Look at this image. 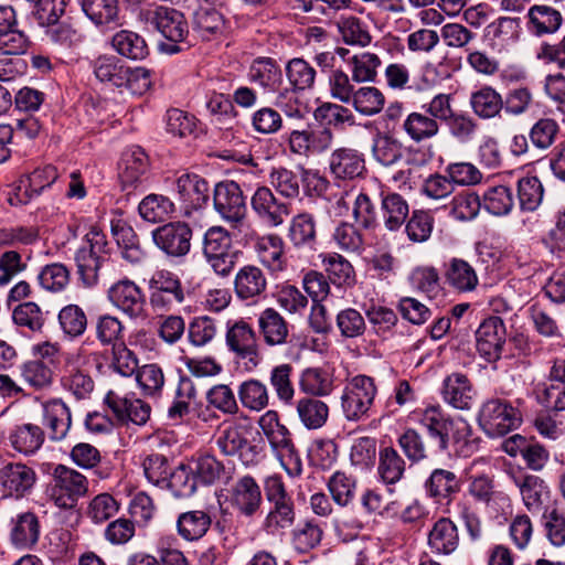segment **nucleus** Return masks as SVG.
Segmentation results:
<instances>
[{
    "label": "nucleus",
    "instance_id": "1",
    "mask_svg": "<svg viewBox=\"0 0 565 565\" xmlns=\"http://www.w3.org/2000/svg\"><path fill=\"white\" fill-rule=\"evenodd\" d=\"M175 192L183 204L184 213L189 217H193L194 228L207 227L203 235V252L207 260L212 259L209 250V235L212 227H209L210 215H202L200 212L206 207L210 199V184L207 180L195 173H183L175 181Z\"/></svg>",
    "mask_w": 565,
    "mask_h": 565
},
{
    "label": "nucleus",
    "instance_id": "2",
    "mask_svg": "<svg viewBox=\"0 0 565 565\" xmlns=\"http://www.w3.org/2000/svg\"><path fill=\"white\" fill-rule=\"evenodd\" d=\"M260 434L268 441L274 456L289 476H299L302 462L294 444L291 433L279 418L276 411L269 409L258 418Z\"/></svg>",
    "mask_w": 565,
    "mask_h": 565
},
{
    "label": "nucleus",
    "instance_id": "3",
    "mask_svg": "<svg viewBox=\"0 0 565 565\" xmlns=\"http://www.w3.org/2000/svg\"><path fill=\"white\" fill-rule=\"evenodd\" d=\"M138 20L149 28L156 29L168 42L160 43V50L168 54H175L180 51L179 43L188 33L189 26L184 15L169 7L148 6L138 13Z\"/></svg>",
    "mask_w": 565,
    "mask_h": 565
},
{
    "label": "nucleus",
    "instance_id": "4",
    "mask_svg": "<svg viewBox=\"0 0 565 565\" xmlns=\"http://www.w3.org/2000/svg\"><path fill=\"white\" fill-rule=\"evenodd\" d=\"M377 390L374 380L366 375L349 379L341 395V409L349 422L364 420L370 416Z\"/></svg>",
    "mask_w": 565,
    "mask_h": 565
},
{
    "label": "nucleus",
    "instance_id": "5",
    "mask_svg": "<svg viewBox=\"0 0 565 565\" xmlns=\"http://www.w3.org/2000/svg\"><path fill=\"white\" fill-rule=\"evenodd\" d=\"M106 235L98 227L92 226L75 256L78 274L86 287L97 284L98 271L106 259Z\"/></svg>",
    "mask_w": 565,
    "mask_h": 565
},
{
    "label": "nucleus",
    "instance_id": "6",
    "mask_svg": "<svg viewBox=\"0 0 565 565\" xmlns=\"http://www.w3.org/2000/svg\"><path fill=\"white\" fill-rule=\"evenodd\" d=\"M478 422L487 435L498 437L516 428L521 423V414L508 401L491 398L482 404Z\"/></svg>",
    "mask_w": 565,
    "mask_h": 565
},
{
    "label": "nucleus",
    "instance_id": "7",
    "mask_svg": "<svg viewBox=\"0 0 565 565\" xmlns=\"http://www.w3.org/2000/svg\"><path fill=\"white\" fill-rule=\"evenodd\" d=\"M88 490L84 475L63 465L55 467L51 498L60 508H73Z\"/></svg>",
    "mask_w": 565,
    "mask_h": 565
},
{
    "label": "nucleus",
    "instance_id": "8",
    "mask_svg": "<svg viewBox=\"0 0 565 565\" xmlns=\"http://www.w3.org/2000/svg\"><path fill=\"white\" fill-rule=\"evenodd\" d=\"M217 502L222 511L236 507L243 514L252 515L260 507L262 492L259 486L252 477H243L232 489H220Z\"/></svg>",
    "mask_w": 565,
    "mask_h": 565
},
{
    "label": "nucleus",
    "instance_id": "9",
    "mask_svg": "<svg viewBox=\"0 0 565 565\" xmlns=\"http://www.w3.org/2000/svg\"><path fill=\"white\" fill-rule=\"evenodd\" d=\"M288 148L292 154L311 157L324 153L333 143V134L329 128L294 129L286 136Z\"/></svg>",
    "mask_w": 565,
    "mask_h": 565
},
{
    "label": "nucleus",
    "instance_id": "10",
    "mask_svg": "<svg viewBox=\"0 0 565 565\" xmlns=\"http://www.w3.org/2000/svg\"><path fill=\"white\" fill-rule=\"evenodd\" d=\"M35 470L23 462H8L0 468V491L3 497L20 499L36 483Z\"/></svg>",
    "mask_w": 565,
    "mask_h": 565
},
{
    "label": "nucleus",
    "instance_id": "11",
    "mask_svg": "<svg viewBox=\"0 0 565 565\" xmlns=\"http://www.w3.org/2000/svg\"><path fill=\"white\" fill-rule=\"evenodd\" d=\"M521 21L518 18L500 17L483 30V42L494 53L510 52L520 40Z\"/></svg>",
    "mask_w": 565,
    "mask_h": 565
},
{
    "label": "nucleus",
    "instance_id": "12",
    "mask_svg": "<svg viewBox=\"0 0 565 565\" xmlns=\"http://www.w3.org/2000/svg\"><path fill=\"white\" fill-rule=\"evenodd\" d=\"M214 210L231 228L239 222L245 213V202L237 183L220 182L214 188Z\"/></svg>",
    "mask_w": 565,
    "mask_h": 565
},
{
    "label": "nucleus",
    "instance_id": "13",
    "mask_svg": "<svg viewBox=\"0 0 565 565\" xmlns=\"http://www.w3.org/2000/svg\"><path fill=\"white\" fill-rule=\"evenodd\" d=\"M84 360L83 349L68 353L65 359L64 372L61 376L62 387L77 399L88 398L94 391L93 379L79 369V364Z\"/></svg>",
    "mask_w": 565,
    "mask_h": 565
},
{
    "label": "nucleus",
    "instance_id": "14",
    "mask_svg": "<svg viewBox=\"0 0 565 565\" xmlns=\"http://www.w3.org/2000/svg\"><path fill=\"white\" fill-rule=\"evenodd\" d=\"M505 338L507 331L502 319L490 317L479 326L476 332L477 350L488 362L498 361L501 358Z\"/></svg>",
    "mask_w": 565,
    "mask_h": 565
},
{
    "label": "nucleus",
    "instance_id": "15",
    "mask_svg": "<svg viewBox=\"0 0 565 565\" xmlns=\"http://www.w3.org/2000/svg\"><path fill=\"white\" fill-rule=\"evenodd\" d=\"M441 396L449 406L468 411L475 403L476 390L466 374L454 372L444 379Z\"/></svg>",
    "mask_w": 565,
    "mask_h": 565
},
{
    "label": "nucleus",
    "instance_id": "16",
    "mask_svg": "<svg viewBox=\"0 0 565 565\" xmlns=\"http://www.w3.org/2000/svg\"><path fill=\"white\" fill-rule=\"evenodd\" d=\"M109 301L129 317H139L143 312L145 296L132 280L121 279L107 291Z\"/></svg>",
    "mask_w": 565,
    "mask_h": 565
},
{
    "label": "nucleus",
    "instance_id": "17",
    "mask_svg": "<svg viewBox=\"0 0 565 565\" xmlns=\"http://www.w3.org/2000/svg\"><path fill=\"white\" fill-rule=\"evenodd\" d=\"M413 419L436 440L440 450H447L448 428L452 418L440 406H428L413 413Z\"/></svg>",
    "mask_w": 565,
    "mask_h": 565
},
{
    "label": "nucleus",
    "instance_id": "18",
    "mask_svg": "<svg viewBox=\"0 0 565 565\" xmlns=\"http://www.w3.org/2000/svg\"><path fill=\"white\" fill-rule=\"evenodd\" d=\"M191 230L184 223H169L153 231L156 245L171 256L185 255L190 249Z\"/></svg>",
    "mask_w": 565,
    "mask_h": 565
},
{
    "label": "nucleus",
    "instance_id": "19",
    "mask_svg": "<svg viewBox=\"0 0 565 565\" xmlns=\"http://www.w3.org/2000/svg\"><path fill=\"white\" fill-rule=\"evenodd\" d=\"M9 527V540L15 548H32L40 539V520L34 512L18 513L11 518Z\"/></svg>",
    "mask_w": 565,
    "mask_h": 565
},
{
    "label": "nucleus",
    "instance_id": "20",
    "mask_svg": "<svg viewBox=\"0 0 565 565\" xmlns=\"http://www.w3.org/2000/svg\"><path fill=\"white\" fill-rule=\"evenodd\" d=\"M105 403L117 418L125 423L143 425L150 417V406L138 398H128L116 391H109Z\"/></svg>",
    "mask_w": 565,
    "mask_h": 565
},
{
    "label": "nucleus",
    "instance_id": "21",
    "mask_svg": "<svg viewBox=\"0 0 565 565\" xmlns=\"http://www.w3.org/2000/svg\"><path fill=\"white\" fill-rule=\"evenodd\" d=\"M151 290L150 301L154 307H166L183 301V291L180 280L167 270H159L149 280Z\"/></svg>",
    "mask_w": 565,
    "mask_h": 565
},
{
    "label": "nucleus",
    "instance_id": "22",
    "mask_svg": "<svg viewBox=\"0 0 565 565\" xmlns=\"http://www.w3.org/2000/svg\"><path fill=\"white\" fill-rule=\"evenodd\" d=\"M254 252L259 263L271 271L286 268L285 242L277 234L258 236L254 242Z\"/></svg>",
    "mask_w": 565,
    "mask_h": 565
},
{
    "label": "nucleus",
    "instance_id": "23",
    "mask_svg": "<svg viewBox=\"0 0 565 565\" xmlns=\"http://www.w3.org/2000/svg\"><path fill=\"white\" fill-rule=\"evenodd\" d=\"M329 169L334 179L353 180L363 173L364 159L355 149L338 148L330 154Z\"/></svg>",
    "mask_w": 565,
    "mask_h": 565
},
{
    "label": "nucleus",
    "instance_id": "24",
    "mask_svg": "<svg viewBox=\"0 0 565 565\" xmlns=\"http://www.w3.org/2000/svg\"><path fill=\"white\" fill-rule=\"evenodd\" d=\"M149 168L148 156L137 146L128 148L121 156L119 179L124 189L139 184Z\"/></svg>",
    "mask_w": 565,
    "mask_h": 565
},
{
    "label": "nucleus",
    "instance_id": "25",
    "mask_svg": "<svg viewBox=\"0 0 565 565\" xmlns=\"http://www.w3.org/2000/svg\"><path fill=\"white\" fill-rule=\"evenodd\" d=\"M254 211L270 226H279L290 214L289 206L278 203L268 188H259L252 198Z\"/></svg>",
    "mask_w": 565,
    "mask_h": 565
},
{
    "label": "nucleus",
    "instance_id": "26",
    "mask_svg": "<svg viewBox=\"0 0 565 565\" xmlns=\"http://www.w3.org/2000/svg\"><path fill=\"white\" fill-rule=\"evenodd\" d=\"M519 488L522 500L530 511H539L550 500V489L545 481L537 476H512Z\"/></svg>",
    "mask_w": 565,
    "mask_h": 565
},
{
    "label": "nucleus",
    "instance_id": "27",
    "mask_svg": "<svg viewBox=\"0 0 565 565\" xmlns=\"http://www.w3.org/2000/svg\"><path fill=\"white\" fill-rule=\"evenodd\" d=\"M227 345L243 358L257 363V344L254 330L243 320L235 321L226 332Z\"/></svg>",
    "mask_w": 565,
    "mask_h": 565
},
{
    "label": "nucleus",
    "instance_id": "28",
    "mask_svg": "<svg viewBox=\"0 0 565 565\" xmlns=\"http://www.w3.org/2000/svg\"><path fill=\"white\" fill-rule=\"evenodd\" d=\"M527 29L537 36L557 32L563 23L562 13L546 4H534L527 10Z\"/></svg>",
    "mask_w": 565,
    "mask_h": 565
},
{
    "label": "nucleus",
    "instance_id": "29",
    "mask_svg": "<svg viewBox=\"0 0 565 565\" xmlns=\"http://www.w3.org/2000/svg\"><path fill=\"white\" fill-rule=\"evenodd\" d=\"M236 257L230 230L214 225V273L222 277L230 275L235 267Z\"/></svg>",
    "mask_w": 565,
    "mask_h": 565
},
{
    "label": "nucleus",
    "instance_id": "30",
    "mask_svg": "<svg viewBox=\"0 0 565 565\" xmlns=\"http://www.w3.org/2000/svg\"><path fill=\"white\" fill-rule=\"evenodd\" d=\"M248 427L237 419L223 423L217 428V447L225 456H235L247 445Z\"/></svg>",
    "mask_w": 565,
    "mask_h": 565
},
{
    "label": "nucleus",
    "instance_id": "31",
    "mask_svg": "<svg viewBox=\"0 0 565 565\" xmlns=\"http://www.w3.org/2000/svg\"><path fill=\"white\" fill-rule=\"evenodd\" d=\"M45 425L52 440H63L71 428V412L66 404L54 398L44 404Z\"/></svg>",
    "mask_w": 565,
    "mask_h": 565
},
{
    "label": "nucleus",
    "instance_id": "32",
    "mask_svg": "<svg viewBox=\"0 0 565 565\" xmlns=\"http://www.w3.org/2000/svg\"><path fill=\"white\" fill-rule=\"evenodd\" d=\"M446 282L460 292L472 291L479 282L476 269L465 259L451 258L446 265Z\"/></svg>",
    "mask_w": 565,
    "mask_h": 565
},
{
    "label": "nucleus",
    "instance_id": "33",
    "mask_svg": "<svg viewBox=\"0 0 565 565\" xmlns=\"http://www.w3.org/2000/svg\"><path fill=\"white\" fill-rule=\"evenodd\" d=\"M459 543V535L455 523L447 519H439L428 535V545L437 554L452 553Z\"/></svg>",
    "mask_w": 565,
    "mask_h": 565
},
{
    "label": "nucleus",
    "instance_id": "34",
    "mask_svg": "<svg viewBox=\"0 0 565 565\" xmlns=\"http://www.w3.org/2000/svg\"><path fill=\"white\" fill-rule=\"evenodd\" d=\"M296 412L300 423L307 429H319L329 418L328 404L310 396L301 397L296 402Z\"/></svg>",
    "mask_w": 565,
    "mask_h": 565
},
{
    "label": "nucleus",
    "instance_id": "35",
    "mask_svg": "<svg viewBox=\"0 0 565 565\" xmlns=\"http://www.w3.org/2000/svg\"><path fill=\"white\" fill-rule=\"evenodd\" d=\"M300 390L313 396H328L334 387L333 374L321 367L305 369L299 377Z\"/></svg>",
    "mask_w": 565,
    "mask_h": 565
},
{
    "label": "nucleus",
    "instance_id": "36",
    "mask_svg": "<svg viewBox=\"0 0 565 565\" xmlns=\"http://www.w3.org/2000/svg\"><path fill=\"white\" fill-rule=\"evenodd\" d=\"M234 286L239 298L249 299L260 295L266 289L267 280L260 268L247 265L236 274Z\"/></svg>",
    "mask_w": 565,
    "mask_h": 565
},
{
    "label": "nucleus",
    "instance_id": "37",
    "mask_svg": "<svg viewBox=\"0 0 565 565\" xmlns=\"http://www.w3.org/2000/svg\"><path fill=\"white\" fill-rule=\"evenodd\" d=\"M9 439L14 450L24 456H31L43 445L44 433L38 425L23 424L12 430Z\"/></svg>",
    "mask_w": 565,
    "mask_h": 565
},
{
    "label": "nucleus",
    "instance_id": "38",
    "mask_svg": "<svg viewBox=\"0 0 565 565\" xmlns=\"http://www.w3.org/2000/svg\"><path fill=\"white\" fill-rule=\"evenodd\" d=\"M22 381L34 391H47L54 383V371L43 361L29 360L19 366Z\"/></svg>",
    "mask_w": 565,
    "mask_h": 565
},
{
    "label": "nucleus",
    "instance_id": "39",
    "mask_svg": "<svg viewBox=\"0 0 565 565\" xmlns=\"http://www.w3.org/2000/svg\"><path fill=\"white\" fill-rule=\"evenodd\" d=\"M232 100L224 94L214 95V128H217L225 141L235 138L237 119Z\"/></svg>",
    "mask_w": 565,
    "mask_h": 565
},
{
    "label": "nucleus",
    "instance_id": "40",
    "mask_svg": "<svg viewBox=\"0 0 565 565\" xmlns=\"http://www.w3.org/2000/svg\"><path fill=\"white\" fill-rule=\"evenodd\" d=\"M383 92L375 86H361L355 89L348 105L360 115L372 117L380 114L385 106Z\"/></svg>",
    "mask_w": 565,
    "mask_h": 565
},
{
    "label": "nucleus",
    "instance_id": "41",
    "mask_svg": "<svg viewBox=\"0 0 565 565\" xmlns=\"http://www.w3.org/2000/svg\"><path fill=\"white\" fill-rule=\"evenodd\" d=\"M470 106L473 113L482 118H494L503 108L502 96L491 86H483L470 96Z\"/></svg>",
    "mask_w": 565,
    "mask_h": 565
},
{
    "label": "nucleus",
    "instance_id": "42",
    "mask_svg": "<svg viewBox=\"0 0 565 565\" xmlns=\"http://www.w3.org/2000/svg\"><path fill=\"white\" fill-rule=\"evenodd\" d=\"M425 489L430 498L438 501L449 500L460 489L457 476L446 469H435L425 483Z\"/></svg>",
    "mask_w": 565,
    "mask_h": 565
},
{
    "label": "nucleus",
    "instance_id": "43",
    "mask_svg": "<svg viewBox=\"0 0 565 565\" xmlns=\"http://www.w3.org/2000/svg\"><path fill=\"white\" fill-rule=\"evenodd\" d=\"M248 78L267 90H275L282 82L279 66L268 57L254 61L248 72Z\"/></svg>",
    "mask_w": 565,
    "mask_h": 565
},
{
    "label": "nucleus",
    "instance_id": "44",
    "mask_svg": "<svg viewBox=\"0 0 565 565\" xmlns=\"http://www.w3.org/2000/svg\"><path fill=\"white\" fill-rule=\"evenodd\" d=\"M259 329L268 345H280L288 337V326L285 319L271 308L264 310L258 319Z\"/></svg>",
    "mask_w": 565,
    "mask_h": 565
},
{
    "label": "nucleus",
    "instance_id": "45",
    "mask_svg": "<svg viewBox=\"0 0 565 565\" xmlns=\"http://www.w3.org/2000/svg\"><path fill=\"white\" fill-rule=\"evenodd\" d=\"M12 321L17 327L36 333L42 331L46 313L36 302L24 301L13 308Z\"/></svg>",
    "mask_w": 565,
    "mask_h": 565
},
{
    "label": "nucleus",
    "instance_id": "46",
    "mask_svg": "<svg viewBox=\"0 0 565 565\" xmlns=\"http://www.w3.org/2000/svg\"><path fill=\"white\" fill-rule=\"evenodd\" d=\"M127 65L114 55H102L93 63L95 77L110 88H117L122 82Z\"/></svg>",
    "mask_w": 565,
    "mask_h": 565
},
{
    "label": "nucleus",
    "instance_id": "47",
    "mask_svg": "<svg viewBox=\"0 0 565 565\" xmlns=\"http://www.w3.org/2000/svg\"><path fill=\"white\" fill-rule=\"evenodd\" d=\"M381 64V58L375 53L367 51L354 54L348 60L352 79L355 83H373Z\"/></svg>",
    "mask_w": 565,
    "mask_h": 565
},
{
    "label": "nucleus",
    "instance_id": "48",
    "mask_svg": "<svg viewBox=\"0 0 565 565\" xmlns=\"http://www.w3.org/2000/svg\"><path fill=\"white\" fill-rule=\"evenodd\" d=\"M403 129L413 141L420 142L437 136L439 125L428 114L413 111L404 120Z\"/></svg>",
    "mask_w": 565,
    "mask_h": 565
},
{
    "label": "nucleus",
    "instance_id": "49",
    "mask_svg": "<svg viewBox=\"0 0 565 565\" xmlns=\"http://www.w3.org/2000/svg\"><path fill=\"white\" fill-rule=\"evenodd\" d=\"M316 70L303 58H292L286 65V76L290 85L295 88L287 92L290 99L296 95V90L311 88L316 79Z\"/></svg>",
    "mask_w": 565,
    "mask_h": 565
},
{
    "label": "nucleus",
    "instance_id": "50",
    "mask_svg": "<svg viewBox=\"0 0 565 565\" xmlns=\"http://www.w3.org/2000/svg\"><path fill=\"white\" fill-rule=\"evenodd\" d=\"M140 216L151 223L162 222L174 211V204L170 199L159 194H149L139 203Z\"/></svg>",
    "mask_w": 565,
    "mask_h": 565
},
{
    "label": "nucleus",
    "instance_id": "51",
    "mask_svg": "<svg viewBox=\"0 0 565 565\" xmlns=\"http://www.w3.org/2000/svg\"><path fill=\"white\" fill-rule=\"evenodd\" d=\"M408 215L407 202L397 193H388L382 199V217L387 230L399 228Z\"/></svg>",
    "mask_w": 565,
    "mask_h": 565
},
{
    "label": "nucleus",
    "instance_id": "52",
    "mask_svg": "<svg viewBox=\"0 0 565 565\" xmlns=\"http://www.w3.org/2000/svg\"><path fill=\"white\" fill-rule=\"evenodd\" d=\"M111 45L120 55L131 60H141L148 53L145 40L132 31L117 32L113 36Z\"/></svg>",
    "mask_w": 565,
    "mask_h": 565
},
{
    "label": "nucleus",
    "instance_id": "53",
    "mask_svg": "<svg viewBox=\"0 0 565 565\" xmlns=\"http://www.w3.org/2000/svg\"><path fill=\"white\" fill-rule=\"evenodd\" d=\"M471 428L469 424L461 419H452L450 428H448L447 449L450 445L455 447V451L463 457H469L477 448L475 440L470 439Z\"/></svg>",
    "mask_w": 565,
    "mask_h": 565
},
{
    "label": "nucleus",
    "instance_id": "54",
    "mask_svg": "<svg viewBox=\"0 0 565 565\" xmlns=\"http://www.w3.org/2000/svg\"><path fill=\"white\" fill-rule=\"evenodd\" d=\"M177 525L182 537L193 541L199 540L207 532L211 519L202 511H192L181 514Z\"/></svg>",
    "mask_w": 565,
    "mask_h": 565
},
{
    "label": "nucleus",
    "instance_id": "55",
    "mask_svg": "<svg viewBox=\"0 0 565 565\" xmlns=\"http://www.w3.org/2000/svg\"><path fill=\"white\" fill-rule=\"evenodd\" d=\"M321 256L324 269L333 284L350 286L354 282L355 274L349 260L335 253Z\"/></svg>",
    "mask_w": 565,
    "mask_h": 565
},
{
    "label": "nucleus",
    "instance_id": "56",
    "mask_svg": "<svg viewBox=\"0 0 565 565\" xmlns=\"http://www.w3.org/2000/svg\"><path fill=\"white\" fill-rule=\"evenodd\" d=\"M238 395L244 407L260 412L269 404V393L264 383L249 380L241 384Z\"/></svg>",
    "mask_w": 565,
    "mask_h": 565
},
{
    "label": "nucleus",
    "instance_id": "57",
    "mask_svg": "<svg viewBox=\"0 0 565 565\" xmlns=\"http://www.w3.org/2000/svg\"><path fill=\"white\" fill-rule=\"evenodd\" d=\"M483 205L493 215H507L514 206L513 193L505 185L489 188L483 194Z\"/></svg>",
    "mask_w": 565,
    "mask_h": 565
},
{
    "label": "nucleus",
    "instance_id": "58",
    "mask_svg": "<svg viewBox=\"0 0 565 565\" xmlns=\"http://www.w3.org/2000/svg\"><path fill=\"white\" fill-rule=\"evenodd\" d=\"M271 507L265 518L264 529L268 533H276L281 529L289 527L295 521L292 500L270 503Z\"/></svg>",
    "mask_w": 565,
    "mask_h": 565
},
{
    "label": "nucleus",
    "instance_id": "59",
    "mask_svg": "<svg viewBox=\"0 0 565 565\" xmlns=\"http://www.w3.org/2000/svg\"><path fill=\"white\" fill-rule=\"evenodd\" d=\"M337 26L342 40L347 44L366 46L371 43L369 31L355 17H340L337 21Z\"/></svg>",
    "mask_w": 565,
    "mask_h": 565
},
{
    "label": "nucleus",
    "instance_id": "60",
    "mask_svg": "<svg viewBox=\"0 0 565 565\" xmlns=\"http://www.w3.org/2000/svg\"><path fill=\"white\" fill-rule=\"evenodd\" d=\"M38 280L40 286L50 292L63 291L70 284V270L64 264H49L39 273Z\"/></svg>",
    "mask_w": 565,
    "mask_h": 565
},
{
    "label": "nucleus",
    "instance_id": "61",
    "mask_svg": "<svg viewBox=\"0 0 565 565\" xmlns=\"http://www.w3.org/2000/svg\"><path fill=\"white\" fill-rule=\"evenodd\" d=\"M313 117L316 120L324 121L327 125L333 127L355 125V116L353 113L341 104L323 103L316 108Z\"/></svg>",
    "mask_w": 565,
    "mask_h": 565
},
{
    "label": "nucleus",
    "instance_id": "62",
    "mask_svg": "<svg viewBox=\"0 0 565 565\" xmlns=\"http://www.w3.org/2000/svg\"><path fill=\"white\" fill-rule=\"evenodd\" d=\"M405 461L391 447H386L380 452L379 473L382 480L387 484L396 483L403 477Z\"/></svg>",
    "mask_w": 565,
    "mask_h": 565
},
{
    "label": "nucleus",
    "instance_id": "63",
    "mask_svg": "<svg viewBox=\"0 0 565 565\" xmlns=\"http://www.w3.org/2000/svg\"><path fill=\"white\" fill-rule=\"evenodd\" d=\"M288 238L296 247L315 242L316 224L313 217L308 213L296 215L290 222Z\"/></svg>",
    "mask_w": 565,
    "mask_h": 565
},
{
    "label": "nucleus",
    "instance_id": "64",
    "mask_svg": "<svg viewBox=\"0 0 565 565\" xmlns=\"http://www.w3.org/2000/svg\"><path fill=\"white\" fill-rule=\"evenodd\" d=\"M119 511V503L109 493H99L88 503L86 515L95 524H102Z\"/></svg>",
    "mask_w": 565,
    "mask_h": 565
}]
</instances>
